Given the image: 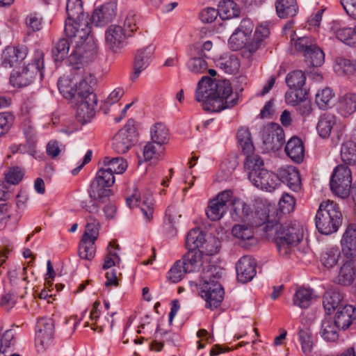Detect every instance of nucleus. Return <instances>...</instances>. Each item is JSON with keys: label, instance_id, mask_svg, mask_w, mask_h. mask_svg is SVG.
Instances as JSON below:
<instances>
[{"label": "nucleus", "instance_id": "51", "mask_svg": "<svg viewBox=\"0 0 356 356\" xmlns=\"http://www.w3.org/2000/svg\"><path fill=\"white\" fill-rule=\"evenodd\" d=\"M138 207L140 208L145 219L147 222H149L153 218L154 214V200L152 195H143V199L140 200Z\"/></svg>", "mask_w": 356, "mask_h": 356}, {"label": "nucleus", "instance_id": "41", "mask_svg": "<svg viewBox=\"0 0 356 356\" xmlns=\"http://www.w3.org/2000/svg\"><path fill=\"white\" fill-rule=\"evenodd\" d=\"M99 221L93 217L89 216L87 218V224L81 238L95 243L99 237Z\"/></svg>", "mask_w": 356, "mask_h": 356}, {"label": "nucleus", "instance_id": "62", "mask_svg": "<svg viewBox=\"0 0 356 356\" xmlns=\"http://www.w3.org/2000/svg\"><path fill=\"white\" fill-rule=\"evenodd\" d=\"M185 273H186V271L184 268L182 262H181V260H179L175 262L169 270L168 277L172 282L176 283L183 278Z\"/></svg>", "mask_w": 356, "mask_h": 356}, {"label": "nucleus", "instance_id": "7", "mask_svg": "<svg viewBox=\"0 0 356 356\" xmlns=\"http://www.w3.org/2000/svg\"><path fill=\"white\" fill-rule=\"evenodd\" d=\"M351 172L346 165H338L332 174L330 181V187L334 193L345 198L347 197L351 190Z\"/></svg>", "mask_w": 356, "mask_h": 356}, {"label": "nucleus", "instance_id": "53", "mask_svg": "<svg viewBox=\"0 0 356 356\" xmlns=\"http://www.w3.org/2000/svg\"><path fill=\"white\" fill-rule=\"evenodd\" d=\"M308 92L302 88L291 89L286 94V101L289 104L295 106L307 99Z\"/></svg>", "mask_w": 356, "mask_h": 356}, {"label": "nucleus", "instance_id": "60", "mask_svg": "<svg viewBox=\"0 0 356 356\" xmlns=\"http://www.w3.org/2000/svg\"><path fill=\"white\" fill-rule=\"evenodd\" d=\"M296 206L295 198L287 193L284 194L279 202L280 212L283 214H287L292 212Z\"/></svg>", "mask_w": 356, "mask_h": 356}, {"label": "nucleus", "instance_id": "45", "mask_svg": "<svg viewBox=\"0 0 356 356\" xmlns=\"http://www.w3.org/2000/svg\"><path fill=\"white\" fill-rule=\"evenodd\" d=\"M304 56L305 62L312 67H318L324 62V53L316 45L305 53Z\"/></svg>", "mask_w": 356, "mask_h": 356}, {"label": "nucleus", "instance_id": "28", "mask_svg": "<svg viewBox=\"0 0 356 356\" xmlns=\"http://www.w3.org/2000/svg\"><path fill=\"white\" fill-rule=\"evenodd\" d=\"M202 102L204 110L210 112H220L226 107L232 106L234 104H228L227 99L220 98L215 95H209L208 97H202V99H196Z\"/></svg>", "mask_w": 356, "mask_h": 356}, {"label": "nucleus", "instance_id": "24", "mask_svg": "<svg viewBox=\"0 0 356 356\" xmlns=\"http://www.w3.org/2000/svg\"><path fill=\"white\" fill-rule=\"evenodd\" d=\"M54 333V324L51 318H40L37 323L36 340L43 346L52 339Z\"/></svg>", "mask_w": 356, "mask_h": 356}, {"label": "nucleus", "instance_id": "56", "mask_svg": "<svg viewBox=\"0 0 356 356\" xmlns=\"http://www.w3.org/2000/svg\"><path fill=\"white\" fill-rule=\"evenodd\" d=\"M95 115V107L88 106L83 102L76 104V118L81 122L88 121Z\"/></svg>", "mask_w": 356, "mask_h": 356}, {"label": "nucleus", "instance_id": "43", "mask_svg": "<svg viewBox=\"0 0 356 356\" xmlns=\"http://www.w3.org/2000/svg\"><path fill=\"white\" fill-rule=\"evenodd\" d=\"M103 163L104 167L113 175L122 174L127 168V161L122 157L113 158L112 159L106 157L103 161Z\"/></svg>", "mask_w": 356, "mask_h": 356}, {"label": "nucleus", "instance_id": "46", "mask_svg": "<svg viewBox=\"0 0 356 356\" xmlns=\"http://www.w3.org/2000/svg\"><path fill=\"white\" fill-rule=\"evenodd\" d=\"M340 257V252L337 248L328 249L322 253L320 261L322 266L327 269L335 266Z\"/></svg>", "mask_w": 356, "mask_h": 356}, {"label": "nucleus", "instance_id": "50", "mask_svg": "<svg viewBox=\"0 0 356 356\" xmlns=\"http://www.w3.org/2000/svg\"><path fill=\"white\" fill-rule=\"evenodd\" d=\"M168 129L162 123H156L152 131V143L163 145L168 140Z\"/></svg>", "mask_w": 356, "mask_h": 356}, {"label": "nucleus", "instance_id": "57", "mask_svg": "<svg viewBox=\"0 0 356 356\" xmlns=\"http://www.w3.org/2000/svg\"><path fill=\"white\" fill-rule=\"evenodd\" d=\"M252 226L248 225H236L232 229L234 237L241 240H250L253 237Z\"/></svg>", "mask_w": 356, "mask_h": 356}, {"label": "nucleus", "instance_id": "10", "mask_svg": "<svg viewBox=\"0 0 356 356\" xmlns=\"http://www.w3.org/2000/svg\"><path fill=\"white\" fill-rule=\"evenodd\" d=\"M232 197V190H225L220 192L214 198L209 202L206 214L213 221L220 220L226 213L227 203Z\"/></svg>", "mask_w": 356, "mask_h": 356}, {"label": "nucleus", "instance_id": "25", "mask_svg": "<svg viewBox=\"0 0 356 356\" xmlns=\"http://www.w3.org/2000/svg\"><path fill=\"white\" fill-rule=\"evenodd\" d=\"M285 152L287 156L294 162L300 163L305 156V146L298 137L291 138L286 145Z\"/></svg>", "mask_w": 356, "mask_h": 356}, {"label": "nucleus", "instance_id": "20", "mask_svg": "<svg viewBox=\"0 0 356 356\" xmlns=\"http://www.w3.org/2000/svg\"><path fill=\"white\" fill-rule=\"evenodd\" d=\"M356 320V309L352 305H346L338 309L333 322L339 329L348 328Z\"/></svg>", "mask_w": 356, "mask_h": 356}, {"label": "nucleus", "instance_id": "52", "mask_svg": "<svg viewBox=\"0 0 356 356\" xmlns=\"http://www.w3.org/2000/svg\"><path fill=\"white\" fill-rule=\"evenodd\" d=\"M111 195L110 187L93 181L90 190V196L94 200H104Z\"/></svg>", "mask_w": 356, "mask_h": 356}, {"label": "nucleus", "instance_id": "63", "mask_svg": "<svg viewBox=\"0 0 356 356\" xmlns=\"http://www.w3.org/2000/svg\"><path fill=\"white\" fill-rule=\"evenodd\" d=\"M96 84V80L95 78L88 75L85 76L79 83L77 86V94H87L89 92H93L92 87Z\"/></svg>", "mask_w": 356, "mask_h": 356}, {"label": "nucleus", "instance_id": "44", "mask_svg": "<svg viewBox=\"0 0 356 356\" xmlns=\"http://www.w3.org/2000/svg\"><path fill=\"white\" fill-rule=\"evenodd\" d=\"M113 15V10L110 9L108 6H104L95 10L92 15V22L96 26H101L111 20Z\"/></svg>", "mask_w": 356, "mask_h": 356}, {"label": "nucleus", "instance_id": "38", "mask_svg": "<svg viewBox=\"0 0 356 356\" xmlns=\"http://www.w3.org/2000/svg\"><path fill=\"white\" fill-rule=\"evenodd\" d=\"M237 139L243 154H250L254 152V147L248 129L240 128L237 132Z\"/></svg>", "mask_w": 356, "mask_h": 356}, {"label": "nucleus", "instance_id": "61", "mask_svg": "<svg viewBox=\"0 0 356 356\" xmlns=\"http://www.w3.org/2000/svg\"><path fill=\"white\" fill-rule=\"evenodd\" d=\"M24 171L18 166L10 168L7 172L5 173V179L6 181L11 184H19L24 177Z\"/></svg>", "mask_w": 356, "mask_h": 356}, {"label": "nucleus", "instance_id": "39", "mask_svg": "<svg viewBox=\"0 0 356 356\" xmlns=\"http://www.w3.org/2000/svg\"><path fill=\"white\" fill-rule=\"evenodd\" d=\"M356 140V138H355ZM342 161L348 165L356 164V140H348L345 142L341 149Z\"/></svg>", "mask_w": 356, "mask_h": 356}, {"label": "nucleus", "instance_id": "15", "mask_svg": "<svg viewBox=\"0 0 356 356\" xmlns=\"http://www.w3.org/2000/svg\"><path fill=\"white\" fill-rule=\"evenodd\" d=\"M27 52L26 49L18 47H7L3 52V65L5 67H14L16 69L23 63L26 62L25 58Z\"/></svg>", "mask_w": 356, "mask_h": 356}, {"label": "nucleus", "instance_id": "64", "mask_svg": "<svg viewBox=\"0 0 356 356\" xmlns=\"http://www.w3.org/2000/svg\"><path fill=\"white\" fill-rule=\"evenodd\" d=\"M316 44L315 40L312 38L301 37L299 38L295 43L296 50L302 52L304 54L308 50L312 49Z\"/></svg>", "mask_w": 356, "mask_h": 356}, {"label": "nucleus", "instance_id": "12", "mask_svg": "<svg viewBox=\"0 0 356 356\" xmlns=\"http://www.w3.org/2000/svg\"><path fill=\"white\" fill-rule=\"evenodd\" d=\"M276 218H280V216L275 207L262 205L258 207L254 212L251 211L248 223L252 227H259L265 224V227L269 221L275 222Z\"/></svg>", "mask_w": 356, "mask_h": 356}, {"label": "nucleus", "instance_id": "14", "mask_svg": "<svg viewBox=\"0 0 356 356\" xmlns=\"http://www.w3.org/2000/svg\"><path fill=\"white\" fill-rule=\"evenodd\" d=\"M250 181L257 188L271 192L280 185L278 174L266 169L260 170L257 174L252 175Z\"/></svg>", "mask_w": 356, "mask_h": 356}, {"label": "nucleus", "instance_id": "34", "mask_svg": "<svg viewBox=\"0 0 356 356\" xmlns=\"http://www.w3.org/2000/svg\"><path fill=\"white\" fill-rule=\"evenodd\" d=\"M336 123V118L332 113H324L321 116V118L317 124V131L322 138H327Z\"/></svg>", "mask_w": 356, "mask_h": 356}, {"label": "nucleus", "instance_id": "30", "mask_svg": "<svg viewBox=\"0 0 356 356\" xmlns=\"http://www.w3.org/2000/svg\"><path fill=\"white\" fill-rule=\"evenodd\" d=\"M275 8L280 18L293 17L298 12L296 0H276Z\"/></svg>", "mask_w": 356, "mask_h": 356}, {"label": "nucleus", "instance_id": "55", "mask_svg": "<svg viewBox=\"0 0 356 356\" xmlns=\"http://www.w3.org/2000/svg\"><path fill=\"white\" fill-rule=\"evenodd\" d=\"M333 97L332 91L330 88H326L316 93L315 101L321 109H325L330 106Z\"/></svg>", "mask_w": 356, "mask_h": 356}, {"label": "nucleus", "instance_id": "19", "mask_svg": "<svg viewBox=\"0 0 356 356\" xmlns=\"http://www.w3.org/2000/svg\"><path fill=\"white\" fill-rule=\"evenodd\" d=\"M341 245L345 257H356V225L351 224L346 228L343 234Z\"/></svg>", "mask_w": 356, "mask_h": 356}, {"label": "nucleus", "instance_id": "59", "mask_svg": "<svg viewBox=\"0 0 356 356\" xmlns=\"http://www.w3.org/2000/svg\"><path fill=\"white\" fill-rule=\"evenodd\" d=\"M94 181L99 184H104L106 186L111 187L115 183V177L113 174H112L105 167H103L97 171Z\"/></svg>", "mask_w": 356, "mask_h": 356}, {"label": "nucleus", "instance_id": "3", "mask_svg": "<svg viewBox=\"0 0 356 356\" xmlns=\"http://www.w3.org/2000/svg\"><path fill=\"white\" fill-rule=\"evenodd\" d=\"M223 270L220 267L207 265L200 275V286L201 295L207 302V307L211 309L217 308L221 303L224 291L220 283H213V290L211 289V280H220L222 277Z\"/></svg>", "mask_w": 356, "mask_h": 356}, {"label": "nucleus", "instance_id": "27", "mask_svg": "<svg viewBox=\"0 0 356 356\" xmlns=\"http://www.w3.org/2000/svg\"><path fill=\"white\" fill-rule=\"evenodd\" d=\"M229 202L233 209L232 217L237 220L248 222L251 212L250 207L241 199L234 196L233 193Z\"/></svg>", "mask_w": 356, "mask_h": 356}, {"label": "nucleus", "instance_id": "29", "mask_svg": "<svg viewBox=\"0 0 356 356\" xmlns=\"http://www.w3.org/2000/svg\"><path fill=\"white\" fill-rule=\"evenodd\" d=\"M60 92L65 99H72L77 92V81L74 76H64L58 82Z\"/></svg>", "mask_w": 356, "mask_h": 356}, {"label": "nucleus", "instance_id": "33", "mask_svg": "<svg viewBox=\"0 0 356 356\" xmlns=\"http://www.w3.org/2000/svg\"><path fill=\"white\" fill-rule=\"evenodd\" d=\"M119 249V245L115 241H112L109 243L107 248V253L104 259L103 269L106 270L119 265L120 262V258L118 254Z\"/></svg>", "mask_w": 356, "mask_h": 356}, {"label": "nucleus", "instance_id": "21", "mask_svg": "<svg viewBox=\"0 0 356 356\" xmlns=\"http://www.w3.org/2000/svg\"><path fill=\"white\" fill-rule=\"evenodd\" d=\"M280 181L286 182L289 187L294 191L301 188V179L298 170L293 166L281 168L278 170Z\"/></svg>", "mask_w": 356, "mask_h": 356}, {"label": "nucleus", "instance_id": "8", "mask_svg": "<svg viewBox=\"0 0 356 356\" xmlns=\"http://www.w3.org/2000/svg\"><path fill=\"white\" fill-rule=\"evenodd\" d=\"M87 17H67L65 33L71 40V44L83 42L88 39L90 28Z\"/></svg>", "mask_w": 356, "mask_h": 356}, {"label": "nucleus", "instance_id": "36", "mask_svg": "<svg viewBox=\"0 0 356 356\" xmlns=\"http://www.w3.org/2000/svg\"><path fill=\"white\" fill-rule=\"evenodd\" d=\"M339 330L331 318H326L322 322L321 334L327 341H335L339 337Z\"/></svg>", "mask_w": 356, "mask_h": 356}, {"label": "nucleus", "instance_id": "31", "mask_svg": "<svg viewBox=\"0 0 356 356\" xmlns=\"http://www.w3.org/2000/svg\"><path fill=\"white\" fill-rule=\"evenodd\" d=\"M218 13L222 19H230L239 17L240 6L233 0H223L218 6Z\"/></svg>", "mask_w": 356, "mask_h": 356}, {"label": "nucleus", "instance_id": "47", "mask_svg": "<svg viewBox=\"0 0 356 356\" xmlns=\"http://www.w3.org/2000/svg\"><path fill=\"white\" fill-rule=\"evenodd\" d=\"M70 42L67 39L61 38L56 44L52 54L56 62H61L67 57L70 50Z\"/></svg>", "mask_w": 356, "mask_h": 356}, {"label": "nucleus", "instance_id": "11", "mask_svg": "<svg viewBox=\"0 0 356 356\" xmlns=\"http://www.w3.org/2000/svg\"><path fill=\"white\" fill-rule=\"evenodd\" d=\"M263 141L267 149L279 150L285 141L283 129L278 124L271 123L264 130Z\"/></svg>", "mask_w": 356, "mask_h": 356}, {"label": "nucleus", "instance_id": "54", "mask_svg": "<svg viewBox=\"0 0 356 356\" xmlns=\"http://www.w3.org/2000/svg\"><path fill=\"white\" fill-rule=\"evenodd\" d=\"M95 242L82 239L79 243V254L81 259L92 260L95 255Z\"/></svg>", "mask_w": 356, "mask_h": 356}, {"label": "nucleus", "instance_id": "13", "mask_svg": "<svg viewBox=\"0 0 356 356\" xmlns=\"http://www.w3.org/2000/svg\"><path fill=\"white\" fill-rule=\"evenodd\" d=\"M127 34L122 26L111 25L105 33L106 47L115 54L120 52L126 44Z\"/></svg>", "mask_w": 356, "mask_h": 356}, {"label": "nucleus", "instance_id": "49", "mask_svg": "<svg viewBox=\"0 0 356 356\" xmlns=\"http://www.w3.org/2000/svg\"><path fill=\"white\" fill-rule=\"evenodd\" d=\"M302 350L305 355L309 354L313 348L314 341L312 334L309 327H304L298 332Z\"/></svg>", "mask_w": 356, "mask_h": 356}, {"label": "nucleus", "instance_id": "1", "mask_svg": "<svg viewBox=\"0 0 356 356\" xmlns=\"http://www.w3.org/2000/svg\"><path fill=\"white\" fill-rule=\"evenodd\" d=\"M264 236L268 240H273L279 253L282 256L289 255L303 237V227L296 222L280 224L269 221L263 228Z\"/></svg>", "mask_w": 356, "mask_h": 356}, {"label": "nucleus", "instance_id": "35", "mask_svg": "<svg viewBox=\"0 0 356 356\" xmlns=\"http://www.w3.org/2000/svg\"><path fill=\"white\" fill-rule=\"evenodd\" d=\"M165 147L161 144L148 143L143 149L145 160L156 161L164 156Z\"/></svg>", "mask_w": 356, "mask_h": 356}, {"label": "nucleus", "instance_id": "18", "mask_svg": "<svg viewBox=\"0 0 356 356\" xmlns=\"http://www.w3.org/2000/svg\"><path fill=\"white\" fill-rule=\"evenodd\" d=\"M134 137V129L127 127L122 129L113 138L114 149L119 154L127 152L131 146Z\"/></svg>", "mask_w": 356, "mask_h": 356}, {"label": "nucleus", "instance_id": "58", "mask_svg": "<svg viewBox=\"0 0 356 356\" xmlns=\"http://www.w3.org/2000/svg\"><path fill=\"white\" fill-rule=\"evenodd\" d=\"M66 10L67 17H85L81 0H67Z\"/></svg>", "mask_w": 356, "mask_h": 356}, {"label": "nucleus", "instance_id": "42", "mask_svg": "<svg viewBox=\"0 0 356 356\" xmlns=\"http://www.w3.org/2000/svg\"><path fill=\"white\" fill-rule=\"evenodd\" d=\"M313 298V293L311 289L307 288H300L296 292L293 297V303L295 305L302 308H308Z\"/></svg>", "mask_w": 356, "mask_h": 356}, {"label": "nucleus", "instance_id": "37", "mask_svg": "<svg viewBox=\"0 0 356 356\" xmlns=\"http://www.w3.org/2000/svg\"><path fill=\"white\" fill-rule=\"evenodd\" d=\"M339 109L341 115L349 116L356 111V95L348 93L342 97L339 102Z\"/></svg>", "mask_w": 356, "mask_h": 356}, {"label": "nucleus", "instance_id": "16", "mask_svg": "<svg viewBox=\"0 0 356 356\" xmlns=\"http://www.w3.org/2000/svg\"><path fill=\"white\" fill-rule=\"evenodd\" d=\"M191 57L188 66L191 72L195 74L204 73L208 68V64L204 59L206 54L197 45L191 46L188 49Z\"/></svg>", "mask_w": 356, "mask_h": 356}, {"label": "nucleus", "instance_id": "2", "mask_svg": "<svg viewBox=\"0 0 356 356\" xmlns=\"http://www.w3.org/2000/svg\"><path fill=\"white\" fill-rule=\"evenodd\" d=\"M253 29L252 22L248 19H243L229 38L230 47L234 51L244 49L245 53L248 52L249 56L255 53L264 45L265 40L270 35V29L266 26H258L252 36Z\"/></svg>", "mask_w": 356, "mask_h": 356}, {"label": "nucleus", "instance_id": "4", "mask_svg": "<svg viewBox=\"0 0 356 356\" xmlns=\"http://www.w3.org/2000/svg\"><path fill=\"white\" fill-rule=\"evenodd\" d=\"M342 222V214L336 202L327 200L321 203L316 216V225L323 234L337 231Z\"/></svg>", "mask_w": 356, "mask_h": 356}, {"label": "nucleus", "instance_id": "22", "mask_svg": "<svg viewBox=\"0 0 356 356\" xmlns=\"http://www.w3.org/2000/svg\"><path fill=\"white\" fill-rule=\"evenodd\" d=\"M100 302L95 301L92 305V308L90 313V321H88L85 326L90 327L92 330L97 332H102L104 328L113 327V321L108 322L106 318L99 317V311L98 309Z\"/></svg>", "mask_w": 356, "mask_h": 356}, {"label": "nucleus", "instance_id": "40", "mask_svg": "<svg viewBox=\"0 0 356 356\" xmlns=\"http://www.w3.org/2000/svg\"><path fill=\"white\" fill-rule=\"evenodd\" d=\"M205 236L200 229L191 230L186 236V243L191 250L202 249L205 242Z\"/></svg>", "mask_w": 356, "mask_h": 356}, {"label": "nucleus", "instance_id": "6", "mask_svg": "<svg viewBox=\"0 0 356 356\" xmlns=\"http://www.w3.org/2000/svg\"><path fill=\"white\" fill-rule=\"evenodd\" d=\"M232 94L230 82L226 79H212L209 76H203L197 84L195 92V99H202L215 95L220 98L227 99Z\"/></svg>", "mask_w": 356, "mask_h": 356}, {"label": "nucleus", "instance_id": "48", "mask_svg": "<svg viewBox=\"0 0 356 356\" xmlns=\"http://www.w3.org/2000/svg\"><path fill=\"white\" fill-rule=\"evenodd\" d=\"M306 81L305 72L302 70H294L286 76V82L291 89L302 88Z\"/></svg>", "mask_w": 356, "mask_h": 356}, {"label": "nucleus", "instance_id": "23", "mask_svg": "<svg viewBox=\"0 0 356 356\" xmlns=\"http://www.w3.org/2000/svg\"><path fill=\"white\" fill-rule=\"evenodd\" d=\"M356 276V259L346 261L339 269L336 282L343 286L350 285Z\"/></svg>", "mask_w": 356, "mask_h": 356}, {"label": "nucleus", "instance_id": "17", "mask_svg": "<svg viewBox=\"0 0 356 356\" xmlns=\"http://www.w3.org/2000/svg\"><path fill=\"white\" fill-rule=\"evenodd\" d=\"M256 262L250 256H244L236 264L237 278L241 282L250 281L256 274Z\"/></svg>", "mask_w": 356, "mask_h": 356}, {"label": "nucleus", "instance_id": "32", "mask_svg": "<svg viewBox=\"0 0 356 356\" xmlns=\"http://www.w3.org/2000/svg\"><path fill=\"white\" fill-rule=\"evenodd\" d=\"M245 156L244 161V169L248 174L249 179H252V175L257 174L260 170L264 169V161L261 158L253 153L243 154Z\"/></svg>", "mask_w": 356, "mask_h": 356}, {"label": "nucleus", "instance_id": "26", "mask_svg": "<svg viewBox=\"0 0 356 356\" xmlns=\"http://www.w3.org/2000/svg\"><path fill=\"white\" fill-rule=\"evenodd\" d=\"M186 273L197 271L203 266V254L198 250H191L181 260Z\"/></svg>", "mask_w": 356, "mask_h": 356}, {"label": "nucleus", "instance_id": "5", "mask_svg": "<svg viewBox=\"0 0 356 356\" xmlns=\"http://www.w3.org/2000/svg\"><path fill=\"white\" fill-rule=\"evenodd\" d=\"M44 60L42 55H39L33 63H23L16 69L10 76V83L15 87H26L33 82L40 76H43Z\"/></svg>", "mask_w": 356, "mask_h": 356}, {"label": "nucleus", "instance_id": "9", "mask_svg": "<svg viewBox=\"0 0 356 356\" xmlns=\"http://www.w3.org/2000/svg\"><path fill=\"white\" fill-rule=\"evenodd\" d=\"M73 45V50L68 57L72 65L89 63L92 61L97 54V46L89 38L83 42H76Z\"/></svg>", "mask_w": 356, "mask_h": 356}]
</instances>
